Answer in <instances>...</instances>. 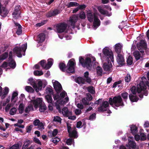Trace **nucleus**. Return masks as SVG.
I'll use <instances>...</instances> for the list:
<instances>
[{
  "instance_id": "0eeeda50",
  "label": "nucleus",
  "mask_w": 149,
  "mask_h": 149,
  "mask_svg": "<svg viewBox=\"0 0 149 149\" xmlns=\"http://www.w3.org/2000/svg\"><path fill=\"white\" fill-rule=\"evenodd\" d=\"M31 103L33 104L34 107L36 109L39 106V110L40 112H44L47 109V107L43 102L42 98H38L34 101H32Z\"/></svg>"
},
{
  "instance_id": "dca6fc26",
  "label": "nucleus",
  "mask_w": 149,
  "mask_h": 149,
  "mask_svg": "<svg viewBox=\"0 0 149 149\" xmlns=\"http://www.w3.org/2000/svg\"><path fill=\"white\" fill-rule=\"evenodd\" d=\"M9 91V89L7 87H5L3 90L2 87L0 86V96L2 99H3L6 96Z\"/></svg>"
},
{
  "instance_id": "79ce46f5",
  "label": "nucleus",
  "mask_w": 149,
  "mask_h": 149,
  "mask_svg": "<svg viewBox=\"0 0 149 149\" xmlns=\"http://www.w3.org/2000/svg\"><path fill=\"white\" fill-rule=\"evenodd\" d=\"M17 109L15 107H13L9 111V114L11 115H13L16 114L17 112Z\"/></svg>"
},
{
  "instance_id": "423d86ee",
  "label": "nucleus",
  "mask_w": 149,
  "mask_h": 149,
  "mask_svg": "<svg viewBox=\"0 0 149 149\" xmlns=\"http://www.w3.org/2000/svg\"><path fill=\"white\" fill-rule=\"evenodd\" d=\"M18 93L17 91L13 92V93L10 99L11 103L9 104L8 103L5 108V110L6 112L9 111L12 105L15 104L17 105L19 103L22 102V100L18 101Z\"/></svg>"
},
{
  "instance_id": "6ab92c4d",
  "label": "nucleus",
  "mask_w": 149,
  "mask_h": 149,
  "mask_svg": "<svg viewBox=\"0 0 149 149\" xmlns=\"http://www.w3.org/2000/svg\"><path fill=\"white\" fill-rule=\"evenodd\" d=\"M19 6H16L13 13V17L14 19H16L19 18L20 16V12L19 9Z\"/></svg>"
},
{
  "instance_id": "49530a36",
  "label": "nucleus",
  "mask_w": 149,
  "mask_h": 149,
  "mask_svg": "<svg viewBox=\"0 0 149 149\" xmlns=\"http://www.w3.org/2000/svg\"><path fill=\"white\" fill-rule=\"evenodd\" d=\"M89 73L88 72H86L84 73V77L86 79V81L90 83L91 81V79L90 78L88 77Z\"/></svg>"
},
{
  "instance_id": "5701e85b",
  "label": "nucleus",
  "mask_w": 149,
  "mask_h": 149,
  "mask_svg": "<svg viewBox=\"0 0 149 149\" xmlns=\"http://www.w3.org/2000/svg\"><path fill=\"white\" fill-rule=\"evenodd\" d=\"M33 124L34 125L38 126V128L39 129H44V126L43 123L40 122L38 119H36L33 122Z\"/></svg>"
},
{
  "instance_id": "338daca9",
  "label": "nucleus",
  "mask_w": 149,
  "mask_h": 149,
  "mask_svg": "<svg viewBox=\"0 0 149 149\" xmlns=\"http://www.w3.org/2000/svg\"><path fill=\"white\" fill-rule=\"evenodd\" d=\"M128 93L126 92L123 93L121 94L122 97L124 100H126L128 97Z\"/></svg>"
},
{
  "instance_id": "a878e982",
  "label": "nucleus",
  "mask_w": 149,
  "mask_h": 149,
  "mask_svg": "<svg viewBox=\"0 0 149 149\" xmlns=\"http://www.w3.org/2000/svg\"><path fill=\"white\" fill-rule=\"evenodd\" d=\"M34 100H31L29 103L28 106L26 108L25 110V111L26 113H29L30 111L33 110V104L31 103L32 101H34Z\"/></svg>"
},
{
  "instance_id": "de8ad7c7",
  "label": "nucleus",
  "mask_w": 149,
  "mask_h": 149,
  "mask_svg": "<svg viewBox=\"0 0 149 149\" xmlns=\"http://www.w3.org/2000/svg\"><path fill=\"white\" fill-rule=\"evenodd\" d=\"M8 56V53L5 52L0 56V60H3L6 58Z\"/></svg>"
},
{
  "instance_id": "4d7b16f0",
  "label": "nucleus",
  "mask_w": 149,
  "mask_h": 149,
  "mask_svg": "<svg viewBox=\"0 0 149 149\" xmlns=\"http://www.w3.org/2000/svg\"><path fill=\"white\" fill-rule=\"evenodd\" d=\"M58 10H56L53 12V14L49 13L47 15V16L48 17H51L52 15H56L58 14Z\"/></svg>"
},
{
  "instance_id": "2f4dec72",
  "label": "nucleus",
  "mask_w": 149,
  "mask_h": 149,
  "mask_svg": "<svg viewBox=\"0 0 149 149\" xmlns=\"http://www.w3.org/2000/svg\"><path fill=\"white\" fill-rule=\"evenodd\" d=\"M10 98L9 97L6 98L5 101H1L0 102V109H1L2 107L5 106L10 102Z\"/></svg>"
},
{
  "instance_id": "4c0bfd02",
  "label": "nucleus",
  "mask_w": 149,
  "mask_h": 149,
  "mask_svg": "<svg viewBox=\"0 0 149 149\" xmlns=\"http://www.w3.org/2000/svg\"><path fill=\"white\" fill-rule=\"evenodd\" d=\"M47 64L46 65V69H49L52 66L53 63V60L52 58L49 59L48 60Z\"/></svg>"
},
{
  "instance_id": "b1692460",
  "label": "nucleus",
  "mask_w": 149,
  "mask_h": 149,
  "mask_svg": "<svg viewBox=\"0 0 149 149\" xmlns=\"http://www.w3.org/2000/svg\"><path fill=\"white\" fill-rule=\"evenodd\" d=\"M137 47L139 50L145 49L146 47V43L145 41L143 40H141L139 44H137Z\"/></svg>"
},
{
  "instance_id": "774afa93",
  "label": "nucleus",
  "mask_w": 149,
  "mask_h": 149,
  "mask_svg": "<svg viewBox=\"0 0 149 149\" xmlns=\"http://www.w3.org/2000/svg\"><path fill=\"white\" fill-rule=\"evenodd\" d=\"M33 127V125H30L29 126H28L26 127V131L27 132L29 133L30 131L31 130L32 127Z\"/></svg>"
},
{
  "instance_id": "39448f33",
  "label": "nucleus",
  "mask_w": 149,
  "mask_h": 149,
  "mask_svg": "<svg viewBox=\"0 0 149 149\" xmlns=\"http://www.w3.org/2000/svg\"><path fill=\"white\" fill-rule=\"evenodd\" d=\"M90 57H87L85 60L83 57H80L79 58V62L81 63L82 66L84 67H86L88 69H90L91 68V61L92 60L93 63H95V58L92 56H90Z\"/></svg>"
},
{
  "instance_id": "4468645a",
  "label": "nucleus",
  "mask_w": 149,
  "mask_h": 149,
  "mask_svg": "<svg viewBox=\"0 0 149 149\" xmlns=\"http://www.w3.org/2000/svg\"><path fill=\"white\" fill-rule=\"evenodd\" d=\"M109 106V103L107 101H104L103 102L102 105L99 108L98 110L100 111H106L108 113H111V111L107 109V107Z\"/></svg>"
},
{
  "instance_id": "a18cd8bd",
  "label": "nucleus",
  "mask_w": 149,
  "mask_h": 149,
  "mask_svg": "<svg viewBox=\"0 0 149 149\" xmlns=\"http://www.w3.org/2000/svg\"><path fill=\"white\" fill-rule=\"evenodd\" d=\"M45 98L46 100L49 103H52V98L51 95H46Z\"/></svg>"
},
{
  "instance_id": "603ef678",
  "label": "nucleus",
  "mask_w": 149,
  "mask_h": 149,
  "mask_svg": "<svg viewBox=\"0 0 149 149\" xmlns=\"http://www.w3.org/2000/svg\"><path fill=\"white\" fill-rule=\"evenodd\" d=\"M88 91L92 94L95 93V91L94 88L92 86L88 87L87 88Z\"/></svg>"
},
{
  "instance_id": "3c124183",
  "label": "nucleus",
  "mask_w": 149,
  "mask_h": 149,
  "mask_svg": "<svg viewBox=\"0 0 149 149\" xmlns=\"http://www.w3.org/2000/svg\"><path fill=\"white\" fill-rule=\"evenodd\" d=\"M21 146V144L20 143H16L13 145L10 149H19V147Z\"/></svg>"
},
{
  "instance_id": "69168bd1",
  "label": "nucleus",
  "mask_w": 149,
  "mask_h": 149,
  "mask_svg": "<svg viewBox=\"0 0 149 149\" xmlns=\"http://www.w3.org/2000/svg\"><path fill=\"white\" fill-rule=\"evenodd\" d=\"M131 79L130 75L129 74H127L125 78V81L126 82L130 81Z\"/></svg>"
},
{
  "instance_id": "393cba45",
  "label": "nucleus",
  "mask_w": 149,
  "mask_h": 149,
  "mask_svg": "<svg viewBox=\"0 0 149 149\" xmlns=\"http://www.w3.org/2000/svg\"><path fill=\"white\" fill-rule=\"evenodd\" d=\"M123 45L120 43H118L115 45V51L118 54H120L122 51Z\"/></svg>"
},
{
  "instance_id": "6e6552de",
  "label": "nucleus",
  "mask_w": 149,
  "mask_h": 149,
  "mask_svg": "<svg viewBox=\"0 0 149 149\" xmlns=\"http://www.w3.org/2000/svg\"><path fill=\"white\" fill-rule=\"evenodd\" d=\"M109 103L110 105L114 108L124 105L122 98L120 96H116L114 97L113 99L111 98H110Z\"/></svg>"
},
{
  "instance_id": "5fc2aeb1",
  "label": "nucleus",
  "mask_w": 149,
  "mask_h": 149,
  "mask_svg": "<svg viewBox=\"0 0 149 149\" xmlns=\"http://www.w3.org/2000/svg\"><path fill=\"white\" fill-rule=\"evenodd\" d=\"M60 140V138L57 137L52 138L51 139V141L55 144H56Z\"/></svg>"
},
{
  "instance_id": "473e14b6",
  "label": "nucleus",
  "mask_w": 149,
  "mask_h": 149,
  "mask_svg": "<svg viewBox=\"0 0 149 149\" xmlns=\"http://www.w3.org/2000/svg\"><path fill=\"white\" fill-rule=\"evenodd\" d=\"M53 93V90L51 87H47L45 90L44 94L46 95H51Z\"/></svg>"
},
{
  "instance_id": "72a5a7b5",
  "label": "nucleus",
  "mask_w": 149,
  "mask_h": 149,
  "mask_svg": "<svg viewBox=\"0 0 149 149\" xmlns=\"http://www.w3.org/2000/svg\"><path fill=\"white\" fill-rule=\"evenodd\" d=\"M24 104L22 102L20 103L18 108V110L19 113L22 114L23 113L24 111Z\"/></svg>"
},
{
  "instance_id": "f03ea898",
  "label": "nucleus",
  "mask_w": 149,
  "mask_h": 149,
  "mask_svg": "<svg viewBox=\"0 0 149 149\" xmlns=\"http://www.w3.org/2000/svg\"><path fill=\"white\" fill-rule=\"evenodd\" d=\"M103 56H101L100 54L101 59L104 61L106 60L107 63H104L103 65V67L104 70L108 72H111L112 70V65L111 61L113 62V55L111 51H110L107 47H105L103 49Z\"/></svg>"
},
{
  "instance_id": "e433bc0d",
  "label": "nucleus",
  "mask_w": 149,
  "mask_h": 149,
  "mask_svg": "<svg viewBox=\"0 0 149 149\" xmlns=\"http://www.w3.org/2000/svg\"><path fill=\"white\" fill-rule=\"evenodd\" d=\"M131 133L134 135H135L137 132V128L134 125H132L130 127Z\"/></svg>"
},
{
  "instance_id": "e2e57ef3",
  "label": "nucleus",
  "mask_w": 149,
  "mask_h": 149,
  "mask_svg": "<svg viewBox=\"0 0 149 149\" xmlns=\"http://www.w3.org/2000/svg\"><path fill=\"white\" fill-rule=\"evenodd\" d=\"M121 82V81L120 80L115 82L113 86V88H115L117 86H118V87H119L120 85H119V84H120Z\"/></svg>"
},
{
  "instance_id": "2eb2a0df",
  "label": "nucleus",
  "mask_w": 149,
  "mask_h": 149,
  "mask_svg": "<svg viewBox=\"0 0 149 149\" xmlns=\"http://www.w3.org/2000/svg\"><path fill=\"white\" fill-rule=\"evenodd\" d=\"M109 106V103L107 101H104L103 102L102 105L99 108L98 110L100 111H106L108 113H111V111L107 109V107Z\"/></svg>"
},
{
  "instance_id": "f257e3e1",
  "label": "nucleus",
  "mask_w": 149,
  "mask_h": 149,
  "mask_svg": "<svg viewBox=\"0 0 149 149\" xmlns=\"http://www.w3.org/2000/svg\"><path fill=\"white\" fill-rule=\"evenodd\" d=\"M148 79L149 81V72L147 74ZM140 82L137 86V89L135 86H133L130 88V91L133 94H136L137 92L138 93H141V94L139 95V97L141 98L143 97V94L146 96L148 94L147 91L146 90V85L149 86V82L147 80L146 78L144 77H143L139 79Z\"/></svg>"
},
{
  "instance_id": "ddd939ff",
  "label": "nucleus",
  "mask_w": 149,
  "mask_h": 149,
  "mask_svg": "<svg viewBox=\"0 0 149 149\" xmlns=\"http://www.w3.org/2000/svg\"><path fill=\"white\" fill-rule=\"evenodd\" d=\"M67 26V24L65 23H60L56 26V29L58 33H61L65 31Z\"/></svg>"
},
{
  "instance_id": "a211bd4d",
  "label": "nucleus",
  "mask_w": 149,
  "mask_h": 149,
  "mask_svg": "<svg viewBox=\"0 0 149 149\" xmlns=\"http://www.w3.org/2000/svg\"><path fill=\"white\" fill-rule=\"evenodd\" d=\"M77 17L76 15H73L70 17L69 20L68 22V24L71 26L69 27L71 28H74L75 27V23L77 22Z\"/></svg>"
},
{
  "instance_id": "8fccbe9b",
  "label": "nucleus",
  "mask_w": 149,
  "mask_h": 149,
  "mask_svg": "<svg viewBox=\"0 0 149 149\" xmlns=\"http://www.w3.org/2000/svg\"><path fill=\"white\" fill-rule=\"evenodd\" d=\"M61 119L59 116H54V118L53 121L54 122L61 123Z\"/></svg>"
},
{
  "instance_id": "37998d69",
  "label": "nucleus",
  "mask_w": 149,
  "mask_h": 149,
  "mask_svg": "<svg viewBox=\"0 0 149 149\" xmlns=\"http://www.w3.org/2000/svg\"><path fill=\"white\" fill-rule=\"evenodd\" d=\"M76 82L79 84H85V81L83 78L79 77L77 78Z\"/></svg>"
},
{
  "instance_id": "aec40b11",
  "label": "nucleus",
  "mask_w": 149,
  "mask_h": 149,
  "mask_svg": "<svg viewBox=\"0 0 149 149\" xmlns=\"http://www.w3.org/2000/svg\"><path fill=\"white\" fill-rule=\"evenodd\" d=\"M12 52H10L9 54L8 60L9 66L13 68H14L16 67V63L12 58Z\"/></svg>"
},
{
  "instance_id": "1a4fd4ad",
  "label": "nucleus",
  "mask_w": 149,
  "mask_h": 149,
  "mask_svg": "<svg viewBox=\"0 0 149 149\" xmlns=\"http://www.w3.org/2000/svg\"><path fill=\"white\" fill-rule=\"evenodd\" d=\"M27 43H25L22 45L21 47H16L14 49L13 51L18 57H21L22 55H25V52L27 48Z\"/></svg>"
},
{
  "instance_id": "bf43d9fd",
  "label": "nucleus",
  "mask_w": 149,
  "mask_h": 149,
  "mask_svg": "<svg viewBox=\"0 0 149 149\" xmlns=\"http://www.w3.org/2000/svg\"><path fill=\"white\" fill-rule=\"evenodd\" d=\"M74 139H67L66 143L68 145H71L73 143H74Z\"/></svg>"
},
{
  "instance_id": "c756f323",
  "label": "nucleus",
  "mask_w": 149,
  "mask_h": 149,
  "mask_svg": "<svg viewBox=\"0 0 149 149\" xmlns=\"http://www.w3.org/2000/svg\"><path fill=\"white\" fill-rule=\"evenodd\" d=\"M28 83L29 84L34 88L36 91V88H37V85L34 79L32 78L29 79Z\"/></svg>"
},
{
  "instance_id": "0e129e2a",
  "label": "nucleus",
  "mask_w": 149,
  "mask_h": 149,
  "mask_svg": "<svg viewBox=\"0 0 149 149\" xmlns=\"http://www.w3.org/2000/svg\"><path fill=\"white\" fill-rule=\"evenodd\" d=\"M79 17L81 19H85L86 18V15L83 11L81 12L80 13Z\"/></svg>"
},
{
  "instance_id": "a19ab883",
  "label": "nucleus",
  "mask_w": 149,
  "mask_h": 149,
  "mask_svg": "<svg viewBox=\"0 0 149 149\" xmlns=\"http://www.w3.org/2000/svg\"><path fill=\"white\" fill-rule=\"evenodd\" d=\"M97 75L98 76H101L102 74V70L100 66H98L96 68Z\"/></svg>"
},
{
  "instance_id": "58836bf2",
  "label": "nucleus",
  "mask_w": 149,
  "mask_h": 149,
  "mask_svg": "<svg viewBox=\"0 0 149 149\" xmlns=\"http://www.w3.org/2000/svg\"><path fill=\"white\" fill-rule=\"evenodd\" d=\"M129 97L130 101L132 102H136L138 100V97L136 96L130 94L129 95Z\"/></svg>"
},
{
  "instance_id": "20e7f679",
  "label": "nucleus",
  "mask_w": 149,
  "mask_h": 149,
  "mask_svg": "<svg viewBox=\"0 0 149 149\" xmlns=\"http://www.w3.org/2000/svg\"><path fill=\"white\" fill-rule=\"evenodd\" d=\"M87 16L88 20L90 22H93V26L95 29H97L100 25V21L95 13L93 14L91 11L89 10L87 12Z\"/></svg>"
},
{
  "instance_id": "7c9ffc66",
  "label": "nucleus",
  "mask_w": 149,
  "mask_h": 149,
  "mask_svg": "<svg viewBox=\"0 0 149 149\" xmlns=\"http://www.w3.org/2000/svg\"><path fill=\"white\" fill-rule=\"evenodd\" d=\"M129 147L132 148H135L136 146V143L133 141L132 138L130 137L129 138Z\"/></svg>"
},
{
  "instance_id": "f3484780",
  "label": "nucleus",
  "mask_w": 149,
  "mask_h": 149,
  "mask_svg": "<svg viewBox=\"0 0 149 149\" xmlns=\"http://www.w3.org/2000/svg\"><path fill=\"white\" fill-rule=\"evenodd\" d=\"M52 83L54 89L56 92L59 93L62 90V87L61 84L57 81L53 80Z\"/></svg>"
},
{
  "instance_id": "ea45409f",
  "label": "nucleus",
  "mask_w": 149,
  "mask_h": 149,
  "mask_svg": "<svg viewBox=\"0 0 149 149\" xmlns=\"http://www.w3.org/2000/svg\"><path fill=\"white\" fill-rule=\"evenodd\" d=\"M79 5V4L76 2H70L68 3L67 6L68 8H70L72 7L77 6Z\"/></svg>"
},
{
  "instance_id": "7ed1b4c3",
  "label": "nucleus",
  "mask_w": 149,
  "mask_h": 149,
  "mask_svg": "<svg viewBox=\"0 0 149 149\" xmlns=\"http://www.w3.org/2000/svg\"><path fill=\"white\" fill-rule=\"evenodd\" d=\"M75 62L74 60L72 59L69 60L65 70V65L64 63H60L59 67L60 70L63 72L66 71L68 73H72L74 72Z\"/></svg>"
},
{
  "instance_id": "412c9836",
  "label": "nucleus",
  "mask_w": 149,
  "mask_h": 149,
  "mask_svg": "<svg viewBox=\"0 0 149 149\" xmlns=\"http://www.w3.org/2000/svg\"><path fill=\"white\" fill-rule=\"evenodd\" d=\"M61 112L63 116L65 117H68L72 115V111H69L68 109L65 107L62 109Z\"/></svg>"
},
{
  "instance_id": "6e6d98bb",
  "label": "nucleus",
  "mask_w": 149,
  "mask_h": 149,
  "mask_svg": "<svg viewBox=\"0 0 149 149\" xmlns=\"http://www.w3.org/2000/svg\"><path fill=\"white\" fill-rule=\"evenodd\" d=\"M34 74L35 75L39 76L42 75L43 72L42 71L36 70L34 71Z\"/></svg>"
},
{
  "instance_id": "13d9d810",
  "label": "nucleus",
  "mask_w": 149,
  "mask_h": 149,
  "mask_svg": "<svg viewBox=\"0 0 149 149\" xmlns=\"http://www.w3.org/2000/svg\"><path fill=\"white\" fill-rule=\"evenodd\" d=\"M46 61L44 60H42L40 62V63L41 66L42 67L45 69H46V64L45 63Z\"/></svg>"
},
{
  "instance_id": "c9c22d12",
  "label": "nucleus",
  "mask_w": 149,
  "mask_h": 149,
  "mask_svg": "<svg viewBox=\"0 0 149 149\" xmlns=\"http://www.w3.org/2000/svg\"><path fill=\"white\" fill-rule=\"evenodd\" d=\"M134 55L136 60H138L142 56L140 52L138 51H135L134 52Z\"/></svg>"
},
{
  "instance_id": "052dcab7",
  "label": "nucleus",
  "mask_w": 149,
  "mask_h": 149,
  "mask_svg": "<svg viewBox=\"0 0 149 149\" xmlns=\"http://www.w3.org/2000/svg\"><path fill=\"white\" fill-rule=\"evenodd\" d=\"M89 101L87 98H84L82 100V102L84 105H88L89 103Z\"/></svg>"
},
{
  "instance_id": "9b49d317",
  "label": "nucleus",
  "mask_w": 149,
  "mask_h": 149,
  "mask_svg": "<svg viewBox=\"0 0 149 149\" xmlns=\"http://www.w3.org/2000/svg\"><path fill=\"white\" fill-rule=\"evenodd\" d=\"M55 94L54 95L53 98L54 100H56L58 99L57 102L58 103L61 105H63L66 104L69 101V98L68 97H66L63 100L60 101V97L58 93Z\"/></svg>"
},
{
  "instance_id": "4be33fe9",
  "label": "nucleus",
  "mask_w": 149,
  "mask_h": 149,
  "mask_svg": "<svg viewBox=\"0 0 149 149\" xmlns=\"http://www.w3.org/2000/svg\"><path fill=\"white\" fill-rule=\"evenodd\" d=\"M116 61L120 65H123L125 62V60L123 55L121 54H118Z\"/></svg>"
},
{
  "instance_id": "864d4df0",
  "label": "nucleus",
  "mask_w": 149,
  "mask_h": 149,
  "mask_svg": "<svg viewBox=\"0 0 149 149\" xmlns=\"http://www.w3.org/2000/svg\"><path fill=\"white\" fill-rule=\"evenodd\" d=\"M127 62L128 65H131L133 62L132 57L130 56H129L127 59Z\"/></svg>"
},
{
  "instance_id": "680f3d73",
  "label": "nucleus",
  "mask_w": 149,
  "mask_h": 149,
  "mask_svg": "<svg viewBox=\"0 0 149 149\" xmlns=\"http://www.w3.org/2000/svg\"><path fill=\"white\" fill-rule=\"evenodd\" d=\"M140 137L141 140L143 141L146 139V136L144 133H141L140 134Z\"/></svg>"
},
{
  "instance_id": "c85d7f7f",
  "label": "nucleus",
  "mask_w": 149,
  "mask_h": 149,
  "mask_svg": "<svg viewBox=\"0 0 149 149\" xmlns=\"http://www.w3.org/2000/svg\"><path fill=\"white\" fill-rule=\"evenodd\" d=\"M45 34L43 33H42L40 34L38 36L37 40L38 42H42L45 40Z\"/></svg>"
},
{
  "instance_id": "cd10ccee",
  "label": "nucleus",
  "mask_w": 149,
  "mask_h": 149,
  "mask_svg": "<svg viewBox=\"0 0 149 149\" xmlns=\"http://www.w3.org/2000/svg\"><path fill=\"white\" fill-rule=\"evenodd\" d=\"M97 9L99 12L102 14L106 15L108 16L111 15V13H108L107 12L104 10L101 6H99L97 7Z\"/></svg>"
},
{
  "instance_id": "bb28decb",
  "label": "nucleus",
  "mask_w": 149,
  "mask_h": 149,
  "mask_svg": "<svg viewBox=\"0 0 149 149\" xmlns=\"http://www.w3.org/2000/svg\"><path fill=\"white\" fill-rule=\"evenodd\" d=\"M31 142L29 140H26L24 142V144L22 147V149H33V147L31 146L29 148H27L31 144Z\"/></svg>"
},
{
  "instance_id": "c03bdc74",
  "label": "nucleus",
  "mask_w": 149,
  "mask_h": 149,
  "mask_svg": "<svg viewBox=\"0 0 149 149\" xmlns=\"http://www.w3.org/2000/svg\"><path fill=\"white\" fill-rule=\"evenodd\" d=\"M67 96V94L64 91H62L60 94V101L63 100V99L64 97H66Z\"/></svg>"
},
{
  "instance_id": "9d476101",
  "label": "nucleus",
  "mask_w": 149,
  "mask_h": 149,
  "mask_svg": "<svg viewBox=\"0 0 149 149\" xmlns=\"http://www.w3.org/2000/svg\"><path fill=\"white\" fill-rule=\"evenodd\" d=\"M67 126L68 132L70 136L77 138L78 135L77 132L75 130V128L72 129L71 127V125L68 123H67Z\"/></svg>"
},
{
  "instance_id": "f8f14e48",
  "label": "nucleus",
  "mask_w": 149,
  "mask_h": 149,
  "mask_svg": "<svg viewBox=\"0 0 149 149\" xmlns=\"http://www.w3.org/2000/svg\"><path fill=\"white\" fill-rule=\"evenodd\" d=\"M47 84V82L45 80H39L38 83L37 88L36 89V92H38L39 91L42 90V88H45Z\"/></svg>"
},
{
  "instance_id": "f704fd0d",
  "label": "nucleus",
  "mask_w": 149,
  "mask_h": 149,
  "mask_svg": "<svg viewBox=\"0 0 149 149\" xmlns=\"http://www.w3.org/2000/svg\"><path fill=\"white\" fill-rule=\"evenodd\" d=\"M15 25L16 26L18 27V29L16 33L18 35H20L22 33V26L18 23H15Z\"/></svg>"
},
{
  "instance_id": "09e8293b",
  "label": "nucleus",
  "mask_w": 149,
  "mask_h": 149,
  "mask_svg": "<svg viewBox=\"0 0 149 149\" xmlns=\"http://www.w3.org/2000/svg\"><path fill=\"white\" fill-rule=\"evenodd\" d=\"M25 90L28 92L33 93L34 92V90L30 86H26L25 87Z\"/></svg>"
}]
</instances>
